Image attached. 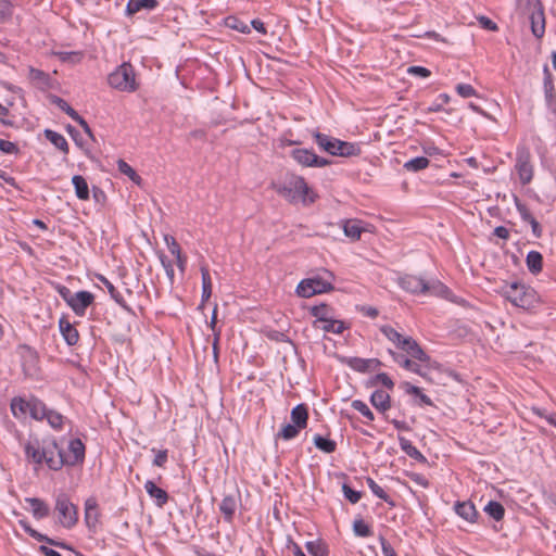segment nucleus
<instances>
[{
  "label": "nucleus",
  "mask_w": 556,
  "mask_h": 556,
  "mask_svg": "<svg viewBox=\"0 0 556 556\" xmlns=\"http://www.w3.org/2000/svg\"><path fill=\"white\" fill-rule=\"evenodd\" d=\"M53 55L62 62L78 63L83 59V53L79 51H54Z\"/></svg>",
  "instance_id": "57"
},
{
  "label": "nucleus",
  "mask_w": 556,
  "mask_h": 556,
  "mask_svg": "<svg viewBox=\"0 0 556 556\" xmlns=\"http://www.w3.org/2000/svg\"><path fill=\"white\" fill-rule=\"evenodd\" d=\"M515 206L517 212L520 215V218L522 222L530 224L532 235L540 239L543 236V227L541 224L536 220V218L533 216L529 207L520 201L518 197H515Z\"/></svg>",
  "instance_id": "14"
},
{
  "label": "nucleus",
  "mask_w": 556,
  "mask_h": 556,
  "mask_svg": "<svg viewBox=\"0 0 556 556\" xmlns=\"http://www.w3.org/2000/svg\"><path fill=\"white\" fill-rule=\"evenodd\" d=\"M155 456L152 460V464L153 466H156V467H165L167 460H168V450H155V448H152L151 450Z\"/></svg>",
  "instance_id": "62"
},
{
  "label": "nucleus",
  "mask_w": 556,
  "mask_h": 556,
  "mask_svg": "<svg viewBox=\"0 0 556 556\" xmlns=\"http://www.w3.org/2000/svg\"><path fill=\"white\" fill-rule=\"evenodd\" d=\"M240 501L241 495L239 491H237V495L228 494L223 497V500L219 503V511L225 522H233L235 514L238 508V503Z\"/></svg>",
  "instance_id": "16"
},
{
  "label": "nucleus",
  "mask_w": 556,
  "mask_h": 556,
  "mask_svg": "<svg viewBox=\"0 0 556 556\" xmlns=\"http://www.w3.org/2000/svg\"><path fill=\"white\" fill-rule=\"evenodd\" d=\"M144 490L148 495L154 500L157 507L162 508L167 504L169 500L168 493L164 489L157 486L152 480L146 481Z\"/></svg>",
  "instance_id": "21"
},
{
  "label": "nucleus",
  "mask_w": 556,
  "mask_h": 556,
  "mask_svg": "<svg viewBox=\"0 0 556 556\" xmlns=\"http://www.w3.org/2000/svg\"><path fill=\"white\" fill-rule=\"evenodd\" d=\"M526 264L528 270L532 275H538L543 269V255L540 252L532 250L527 254Z\"/></svg>",
  "instance_id": "36"
},
{
  "label": "nucleus",
  "mask_w": 556,
  "mask_h": 556,
  "mask_svg": "<svg viewBox=\"0 0 556 556\" xmlns=\"http://www.w3.org/2000/svg\"><path fill=\"white\" fill-rule=\"evenodd\" d=\"M98 280L106 288L110 296L127 313L134 314L132 308L126 303L121 292L114 287V285L103 275L97 276Z\"/></svg>",
  "instance_id": "23"
},
{
  "label": "nucleus",
  "mask_w": 556,
  "mask_h": 556,
  "mask_svg": "<svg viewBox=\"0 0 556 556\" xmlns=\"http://www.w3.org/2000/svg\"><path fill=\"white\" fill-rule=\"evenodd\" d=\"M451 101V97L447 93H440L437 100L428 106L426 113H437L443 111V105Z\"/></svg>",
  "instance_id": "58"
},
{
  "label": "nucleus",
  "mask_w": 556,
  "mask_h": 556,
  "mask_svg": "<svg viewBox=\"0 0 556 556\" xmlns=\"http://www.w3.org/2000/svg\"><path fill=\"white\" fill-rule=\"evenodd\" d=\"M401 388L410 395H415L418 397V402L416 403L419 406H434L433 401L422 392V389L412 384L408 381H404L401 383Z\"/></svg>",
  "instance_id": "28"
},
{
  "label": "nucleus",
  "mask_w": 556,
  "mask_h": 556,
  "mask_svg": "<svg viewBox=\"0 0 556 556\" xmlns=\"http://www.w3.org/2000/svg\"><path fill=\"white\" fill-rule=\"evenodd\" d=\"M454 511L469 523H477L480 518V514L471 501L455 502Z\"/></svg>",
  "instance_id": "18"
},
{
  "label": "nucleus",
  "mask_w": 556,
  "mask_h": 556,
  "mask_svg": "<svg viewBox=\"0 0 556 556\" xmlns=\"http://www.w3.org/2000/svg\"><path fill=\"white\" fill-rule=\"evenodd\" d=\"M346 328L348 327L344 321L333 319V318H331V316L327 319V321H324V325L321 327V329L325 332H331V333H337V334L342 333Z\"/></svg>",
  "instance_id": "54"
},
{
  "label": "nucleus",
  "mask_w": 556,
  "mask_h": 556,
  "mask_svg": "<svg viewBox=\"0 0 556 556\" xmlns=\"http://www.w3.org/2000/svg\"><path fill=\"white\" fill-rule=\"evenodd\" d=\"M313 138L321 151H325L331 155L334 154L338 138L331 137L319 131H314Z\"/></svg>",
  "instance_id": "27"
},
{
  "label": "nucleus",
  "mask_w": 556,
  "mask_h": 556,
  "mask_svg": "<svg viewBox=\"0 0 556 556\" xmlns=\"http://www.w3.org/2000/svg\"><path fill=\"white\" fill-rule=\"evenodd\" d=\"M109 85L121 91H136L138 85L136 83V74L130 63L124 62L116 67L108 77Z\"/></svg>",
  "instance_id": "6"
},
{
  "label": "nucleus",
  "mask_w": 556,
  "mask_h": 556,
  "mask_svg": "<svg viewBox=\"0 0 556 556\" xmlns=\"http://www.w3.org/2000/svg\"><path fill=\"white\" fill-rule=\"evenodd\" d=\"M380 331L396 349L405 352L412 358L426 364L430 363L431 357L413 337L403 336L390 325L381 326Z\"/></svg>",
  "instance_id": "4"
},
{
  "label": "nucleus",
  "mask_w": 556,
  "mask_h": 556,
  "mask_svg": "<svg viewBox=\"0 0 556 556\" xmlns=\"http://www.w3.org/2000/svg\"><path fill=\"white\" fill-rule=\"evenodd\" d=\"M216 323H217V306L214 307L213 314L211 317V321H210V327L214 331L213 352H214L215 358H217V355H218V342H219V337H220V330L216 331V328H215Z\"/></svg>",
  "instance_id": "59"
},
{
  "label": "nucleus",
  "mask_w": 556,
  "mask_h": 556,
  "mask_svg": "<svg viewBox=\"0 0 556 556\" xmlns=\"http://www.w3.org/2000/svg\"><path fill=\"white\" fill-rule=\"evenodd\" d=\"M351 406L359 412L368 421H372L375 419L374 413L370 410L368 405L362 400H354L351 403Z\"/></svg>",
  "instance_id": "60"
},
{
  "label": "nucleus",
  "mask_w": 556,
  "mask_h": 556,
  "mask_svg": "<svg viewBox=\"0 0 556 556\" xmlns=\"http://www.w3.org/2000/svg\"><path fill=\"white\" fill-rule=\"evenodd\" d=\"M361 152H362V149L358 143L342 141V140L338 139L336 151H334L333 155L349 157V156H357L361 154Z\"/></svg>",
  "instance_id": "31"
},
{
  "label": "nucleus",
  "mask_w": 556,
  "mask_h": 556,
  "mask_svg": "<svg viewBox=\"0 0 556 556\" xmlns=\"http://www.w3.org/2000/svg\"><path fill=\"white\" fill-rule=\"evenodd\" d=\"M397 440H399L401 450L407 456H409L410 458L415 459L416 462H418L420 464L428 463L427 457L415 445H413V443L408 439H406L402 435H399Z\"/></svg>",
  "instance_id": "25"
},
{
  "label": "nucleus",
  "mask_w": 556,
  "mask_h": 556,
  "mask_svg": "<svg viewBox=\"0 0 556 556\" xmlns=\"http://www.w3.org/2000/svg\"><path fill=\"white\" fill-rule=\"evenodd\" d=\"M26 460L35 468L46 465L52 471L64 467V450L54 437L29 440L24 445Z\"/></svg>",
  "instance_id": "1"
},
{
  "label": "nucleus",
  "mask_w": 556,
  "mask_h": 556,
  "mask_svg": "<svg viewBox=\"0 0 556 556\" xmlns=\"http://www.w3.org/2000/svg\"><path fill=\"white\" fill-rule=\"evenodd\" d=\"M334 290V286L319 276L306 278L300 281L295 292L301 298H311Z\"/></svg>",
  "instance_id": "9"
},
{
  "label": "nucleus",
  "mask_w": 556,
  "mask_h": 556,
  "mask_svg": "<svg viewBox=\"0 0 556 556\" xmlns=\"http://www.w3.org/2000/svg\"><path fill=\"white\" fill-rule=\"evenodd\" d=\"M291 421L299 428L305 429L308 422V407L304 403H300L291 410Z\"/></svg>",
  "instance_id": "30"
},
{
  "label": "nucleus",
  "mask_w": 556,
  "mask_h": 556,
  "mask_svg": "<svg viewBox=\"0 0 556 556\" xmlns=\"http://www.w3.org/2000/svg\"><path fill=\"white\" fill-rule=\"evenodd\" d=\"M305 547L311 556H329L328 546L321 540L308 541Z\"/></svg>",
  "instance_id": "50"
},
{
  "label": "nucleus",
  "mask_w": 556,
  "mask_h": 556,
  "mask_svg": "<svg viewBox=\"0 0 556 556\" xmlns=\"http://www.w3.org/2000/svg\"><path fill=\"white\" fill-rule=\"evenodd\" d=\"M18 525L23 528V530L33 539L37 540L38 542L46 543L51 546H55L62 549H67L74 553L75 548L72 547L70 544H67L64 541H59L55 539H52L46 534L40 533L36 529H34L30 523L26 519L18 520Z\"/></svg>",
  "instance_id": "11"
},
{
  "label": "nucleus",
  "mask_w": 556,
  "mask_h": 556,
  "mask_svg": "<svg viewBox=\"0 0 556 556\" xmlns=\"http://www.w3.org/2000/svg\"><path fill=\"white\" fill-rule=\"evenodd\" d=\"M366 483L370 491L380 500L386 502L390 507H395V501L370 477L366 478Z\"/></svg>",
  "instance_id": "42"
},
{
  "label": "nucleus",
  "mask_w": 556,
  "mask_h": 556,
  "mask_svg": "<svg viewBox=\"0 0 556 556\" xmlns=\"http://www.w3.org/2000/svg\"><path fill=\"white\" fill-rule=\"evenodd\" d=\"M201 279H202V294H201V304L199 308L203 306V304L211 298L212 295V279L210 275V270L206 265H201Z\"/></svg>",
  "instance_id": "33"
},
{
  "label": "nucleus",
  "mask_w": 556,
  "mask_h": 556,
  "mask_svg": "<svg viewBox=\"0 0 556 556\" xmlns=\"http://www.w3.org/2000/svg\"><path fill=\"white\" fill-rule=\"evenodd\" d=\"M59 330L68 346H74L78 343L79 332L65 315L59 319Z\"/></svg>",
  "instance_id": "20"
},
{
  "label": "nucleus",
  "mask_w": 556,
  "mask_h": 556,
  "mask_svg": "<svg viewBox=\"0 0 556 556\" xmlns=\"http://www.w3.org/2000/svg\"><path fill=\"white\" fill-rule=\"evenodd\" d=\"M45 419L53 429L61 430L63 428L64 416L56 410L48 408Z\"/></svg>",
  "instance_id": "56"
},
{
  "label": "nucleus",
  "mask_w": 556,
  "mask_h": 556,
  "mask_svg": "<svg viewBox=\"0 0 556 556\" xmlns=\"http://www.w3.org/2000/svg\"><path fill=\"white\" fill-rule=\"evenodd\" d=\"M342 229L346 237H349L352 240H359L361 235L364 231V228L362 227V222L358 219H346L342 220Z\"/></svg>",
  "instance_id": "34"
},
{
  "label": "nucleus",
  "mask_w": 556,
  "mask_h": 556,
  "mask_svg": "<svg viewBox=\"0 0 556 556\" xmlns=\"http://www.w3.org/2000/svg\"><path fill=\"white\" fill-rule=\"evenodd\" d=\"M49 100L55 104L62 112L67 114L73 121L79 118V114L61 97L56 94H49Z\"/></svg>",
  "instance_id": "47"
},
{
  "label": "nucleus",
  "mask_w": 556,
  "mask_h": 556,
  "mask_svg": "<svg viewBox=\"0 0 556 556\" xmlns=\"http://www.w3.org/2000/svg\"><path fill=\"white\" fill-rule=\"evenodd\" d=\"M483 511L493 520L501 521L505 516V507L497 501H489L483 507Z\"/></svg>",
  "instance_id": "43"
},
{
  "label": "nucleus",
  "mask_w": 556,
  "mask_h": 556,
  "mask_svg": "<svg viewBox=\"0 0 556 556\" xmlns=\"http://www.w3.org/2000/svg\"><path fill=\"white\" fill-rule=\"evenodd\" d=\"M313 443L316 448L326 454H331L337 450V442L332 439L323 437L321 434H315L313 438Z\"/></svg>",
  "instance_id": "44"
},
{
  "label": "nucleus",
  "mask_w": 556,
  "mask_h": 556,
  "mask_svg": "<svg viewBox=\"0 0 556 556\" xmlns=\"http://www.w3.org/2000/svg\"><path fill=\"white\" fill-rule=\"evenodd\" d=\"M455 89L465 99L477 96V90L470 84H458Z\"/></svg>",
  "instance_id": "63"
},
{
  "label": "nucleus",
  "mask_w": 556,
  "mask_h": 556,
  "mask_svg": "<svg viewBox=\"0 0 556 556\" xmlns=\"http://www.w3.org/2000/svg\"><path fill=\"white\" fill-rule=\"evenodd\" d=\"M371 405L386 416V413L392 407L391 396L383 390H376L369 399Z\"/></svg>",
  "instance_id": "22"
},
{
  "label": "nucleus",
  "mask_w": 556,
  "mask_h": 556,
  "mask_svg": "<svg viewBox=\"0 0 556 556\" xmlns=\"http://www.w3.org/2000/svg\"><path fill=\"white\" fill-rule=\"evenodd\" d=\"M25 501L30 505L31 514L35 519L41 520L50 515V507L43 500L39 497H26Z\"/></svg>",
  "instance_id": "26"
},
{
  "label": "nucleus",
  "mask_w": 556,
  "mask_h": 556,
  "mask_svg": "<svg viewBox=\"0 0 556 556\" xmlns=\"http://www.w3.org/2000/svg\"><path fill=\"white\" fill-rule=\"evenodd\" d=\"M101 511L98 501L94 496H90L85 501V523L87 529L96 533L100 525Z\"/></svg>",
  "instance_id": "12"
},
{
  "label": "nucleus",
  "mask_w": 556,
  "mask_h": 556,
  "mask_svg": "<svg viewBox=\"0 0 556 556\" xmlns=\"http://www.w3.org/2000/svg\"><path fill=\"white\" fill-rule=\"evenodd\" d=\"M392 406L397 407L400 418L390 419L389 416L386 415L384 419L388 422L392 424L394 426V428L399 431H412L410 425L405 420L406 414H405L404 409L401 408V404L400 403L392 404Z\"/></svg>",
  "instance_id": "46"
},
{
  "label": "nucleus",
  "mask_w": 556,
  "mask_h": 556,
  "mask_svg": "<svg viewBox=\"0 0 556 556\" xmlns=\"http://www.w3.org/2000/svg\"><path fill=\"white\" fill-rule=\"evenodd\" d=\"M72 184L75 189V194L79 200H89V187L85 177L81 175H74L72 178Z\"/></svg>",
  "instance_id": "40"
},
{
  "label": "nucleus",
  "mask_w": 556,
  "mask_h": 556,
  "mask_svg": "<svg viewBox=\"0 0 556 556\" xmlns=\"http://www.w3.org/2000/svg\"><path fill=\"white\" fill-rule=\"evenodd\" d=\"M48 407L46 404L35 395L29 396L28 414L35 420H43L47 416Z\"/></svg>",
  "instance_id": "32"
},
{
  "label": "nucleus",
  "mask_w": 556,
  "mask_h": 556,
  "mask_svg": "<svg viewBox=\"0 0 556 556\" xmlns=\"http://www.w3.org/2000/svg\"><path fill=\"white\" fill-rule=\"evenodd\" d=\"M224 23L226 27L242 34H249L251 31L250 25L245 21L235 15L227 16Z\"/></svg>",
  "instance_id": "48"
},
{
  "label": "nucleus",
  "mask_w": 556,
  "mask_h": 556,
  "mask_svg": "<svg viewBox=\"0 0 556 556\" xmlns=\"http://www.w3.org/2000/svg\"><path fill=\"white\" fill-rule=\"evenodd\" d=\"M342 364L346 365L351 369L366 374L369 372L367 358H362L357 356H345L341 358Z\"/></svg>",
  "instance_id": "41"
},
{
  "label": "nucleus",
  "mask_w": 556,
  "mask_h": 556,
  "mask_svg": "<svg viewBox=\"0 0 556 556\" xmlns=\"http://www.w3.org/2000/svg\"><path fill=\"white\" fill-rule=\"evenodd\" d=\"M301 430H302V428L296 427L293 422L287 424V425L282 426L280 431H278L276 433L275 439L276 440L282 439L285 441H289V440L296 438Z\"/></svg>",
  "instance_id": "51"
},
{
  "label": "nucleus",
  "mask_w": 556,
  "mask_h": 556,
  "mask_svg": "<svg viewBox=\"0 0 556 556\" xmlns=\"http://www.w3.org/2000/svg\"><path fill=\"white\" fill-rule=\"evenodd\" d=\"M118 170L127 176L132 182L140 185L142 178L137 174V172L124 160L119 159L117 161Z\"/></svg>",
  "instance_id": "52"
},
{
  "label": "nucleus",
  "mask_w": 556,
  "mask_h": 556,
  "mask_svg": "<svg viewBox=\"0 0 556 556\" xmlns=\"http://www.w3.org/2000/svg\"><path fill=\"white\" fill-rule=\"evenodd\" d=\"M157 5V0H128L126 5V14L131 16L142 9L153 10Z\"/></svg>",
  "instance_id": "35"
},
{
  "label": "nucleus",
  "mask_w": 556,
  "mask_h": 556,
  "mask_svg": "<svg viewBox=\"0 0 556 556\" xmlns=\"http://www.w3.org/2000/svg\"><path fill=\"white\" fill-rule=\"evenodd\" d=\"M291 157L303 167H312V157L314 156V151L304 148L293 149L290 153Z\"/></svg>",
  "instance_id": "39"
},
{
  "label": "nucleus",
  "mask_w": 556,
  "mask_h": 556,
  "mask_svg": "<svg viewBox=\"0 0 556 556\" xmlns=\"http://www.w3.org/2000/svg\"><path fill=\"white\" fill-rule=\"evenodd\" d=\"M399 286L412 294L444 296L448 288L439 280L427 281L415 275L405 274L397 279Z\"/></svg>",
  "instance_id": "5"
},
{
  "label": "nucleus",
  "mask_w": 556,
  "mask_h": 556,
  "mask_svg": "<svg viewBox=\"0 0 556 556\" xmlns=\"http://www.w3.org/2000/svg\"><path fill=\"white\" fill-rule=\"evenodd\" d=\"M18 350L21 351V355L23 358V368L26 370L27 366H35L38 362V353L35 349L27 344H21L18 346Z\"/></svg>",
  "instance_id": "45"
},
{
  "label": "nucleus",
  "mask_w": 556,
  "mask_h": 556,
  "mask_svg": "<svg viewBox=\"0 0 556 556\" xmlns=\"http://www.w3.org/2000/svg\"><path fill=\"white\" fill-rule=\"evenodd\" d=\"M501 294L514 306L528 312H534L541 305V298L538 292L522 282L505 283L501 289Z\"/></svg>",
  "instance_id": "3"
},
{
  "label": "nucleus",
  "mask_w": 556,
  "mask_h": 556,
  "mask_svg": "<svg viewBox=\"0 0 556 556\" xmlns=\"http://www.w3.org/2000/svg\"><path fill=\"white\" fill-rule=\"evenodd\" d=\"M353 532L359 538H368L374 533L371 527L363 518H356L353 521Z\"/></svg>",
  "instance_id": "53"
},
{
  "label": "nucleus",
  "mask_w": 556,
  "mask_h": 556,
  "mask_svg": "<svg viewBox=\"0 0 556 556\" xmlns=\"http://www.w3.org/2000/svg\"><path fill=\"white\" fill-rule=\"evenodd\" d=\"M28 79L36 88L46 91L53 87V80L51 76L42 70L34 66L28 67Z\"/></svg>",
  "instance_id": "19"
},
{
  "label": "nucleus",
  "mask_w": 556,
  "mask_h": 556,
  "mask_svg": "<svg viewBox=\"0 0 556 556\" xmlns=\"http://www.w3.org/2000/svg\"><path fill=\"white\" fill-rule=\"evenodd\" d=\"M271 187L290 203L301 201L304 205H307L314 203L318 197L302 176L292 175L288 181L273 182Z\"/></svg>",
  "instance_id": "2"
},
{
  "label": "nucleus",
  "mask_w": 556,
  "mask_h": 556,
  "mask_svg": "<svg viewBox=\"0 0 556 556\" xmlns=\"http://www.w3.org/2000/svg\"><path fill=\"white\" fill-rule=\"evenodd\" d=\"M342 492H343L344 497L351 504L358 503L363 495V493L361 491L353 490L348 483L342 484Z\"/></svg>",
  "instance_id": "61"
},
{
  "label": "nucleus",
  "mask_w": 556,
  "mask_h": 556,
  "mask_svg": "<svg viewBox=\"0 0 556 556\" xmlns=\"http://www.w3.org/2000/svg\"><path fill=\"white\" fill-rule=\"evenodd\" d=\"M43 135L55 148L63 153L67 154L70 151L68 143L65 137L52 129H45Z\"/></svg>",
  "instance_id": "37"
},
{
  "label": "nucleus",
  "mask_w": 556,
  "mask_h": 556,
  "mask_svg": "<svg viewBox=\"0 0 556 556\" xmlns=\"http://www.w3.org/2000/svg\"><path fill=\"white\" fill-rule=\"evenodd\" d=\"M54 511L58 514L60 525L65 529L74 528L78 522V509L65 492H60L55 497Z\"/></svg>",
  "instance_id": "7"
},
{
  "label": "nucleus",
  "mask_w": 556,
  "mask_h": 556,
  "mask_svg": "<svg viewBox=\"0 0 556 556\" xmlns=\"http://www.w3.org/2000/svg\"><path fill=\"white\" fill-rule=\"evenodd\" d=\"M68 454L64 453V467L80 466L85 462L86 446L79 438L71 439L68 442Z\"/></svg>",
  "instance_id": "10"
},
{
  "label": "nucleus",
  "mask_w": 556,
  "mask_h": 556,
  "mask_svg": "<svg viewBox=\"0 0 556 556\" xmlns=\"http://www.w3.org/2000/svg\"><path fill=\"white\" fill-rule=\"evenodd\" d=\"M532 155L528 147L518 146L516 150L515 168L521 185H529L534 175V167L531 162Z\"/></svg>",
  "instance_id": "8"
},
{
  "label": "nucleus",
  "mask_w": 556,
  "mask_h": 556,
  "mask_svg": "<svg viewBox=\"0 0 556 556\" xmlns=\"http://www.w3.org/2000/svg\"><path fill=\"white\" fill-rule=\"evenodd\" d=\"M429 164L430 161L426 156H417L405 162L403 168L406 172L417 173L419 170L427 168Z\"/></svg>",
  "instance_id": "49"
},
{
  "label": "nucleus",
  "mask_w": 556,
  "mask_h": 556,
  "mask_svg": "<svg viewBox=\"0 0 556 556\" xmlns=\"http://www.w3.org/2000/svg\"><path fill=\"white\" fill-rule=\"evenodd\" d=\"M94 295L86 290H80L74 293L72 302L68 306L77 316H85L87 308L93 303Z\"/></svg>",
  "instance_id": "15"
},
{
  "label": "nucleus",
  "mask_w": 556,
  "mask_h": 556,
  "mask_svg": "<svg viewBox=\"0 0 556 556\" xmlns=\"http://www.w3.org/2000/svg\"><path fill=\"white\" fill-rule=\"evenodd\" d=\"M531 24V31L538 39L542 38L545 34V15L544 8L540 0L532 4V10L529 16Z\"/></svg>",
  "instance_id": "13"
},
{
  "label": "nucleus",
  "mask_w": 556,
  "mask_h": 556,
  "mask_svg": "<svg viewBox=\"0 0 556 556\" xmlns=\"http://www.w3.org/2000/svg\"><path fill=\"white\" fill-rule=\"evenodd\" d=\"M389 354L391 355L392 359L397 363L401 367L404 369L414 372L416 375H419L421 377H425V372L421 370L420 365H418L413 359L408 358L404 354L394 352L393 350H389Z\"/></svg>",
  "instance_id": "24"
},
{
  "label": "nucleus",
  "mask_w": 556,
  "mask_h": 556,
  "mask_svg": "<svg viewBox=\"0 0 556 556\" xmlns=\"http://www.w3.org/2000/svg\"><path fill=\"white\" fill-rule=\"evenodd\" d=\"M378 383H381L388 390L394 389V381L390 378V376L387 372H379L376 376L371 377L368 380L367 386L374 387L377 386Z\"/></svg>",
  "instance_id": "55"
},
{
  "label": "nucleus",
  "mask_w": 556,
  "mask_h": 556,
  "mask_svg": "<svg viewBox=\"0 0 556 556\" xmlns=\"http://www.w3.org/2000/svg\"><path fill=\"white\" fill-rule=\"evenodd\" d=\"M332 312V307L327 303H320L308 307V313L316 319L313 321L314 328H319L318 323L327 321Z\"/></svg>",
  "instance_id": "29"
},
{
  "label": "nucleus",
  "mask_w": 556,
  "mask_h": 556,
  "mask_svg": "<svg viewBox=\"0 0 556 556\" xmlns=\"http://www.w3.org/2000/svg\"><path fill=\"white\" fill-rule=\"evenodd\" d=\"M543 88L546 105L552 113L556 114V89L547 65H544L543 68Z\"/></svg>",
  "instance_id": "17"
},
{
  "label": "nucleus",
  "mask_w": 556,
  "mask_h": 556,
  "mask_svg": "<svg viewBox=\"0 0 556 556\" xmlns=\"http://www.w3.org/2000/svg\"><path fill=\"white\" fill-rule=\"evenodd\" d=\"M0 151L4 154H14V155H18L21 153V150L15 142L8 141L4 139H2L0 142Z\"/></svg>",
  "instance_id": "64"
},
{
  "label": "nucleus",
  "mask_w": 556,
  "mask_h": 556,
  "mask_svg": "<svg viewBox=\"0 0 556 556\" xmlns=\"http://www.w3.org/2000/svg\"><path fill=\"white\" fill-rule=\"evenodd\" d=\"M11 412L15 418L25 417L28 414L29 399L26 400L22 396H14L11 400Z\"/></svg>",
  "instance_id": "38"
}]
</instances>
